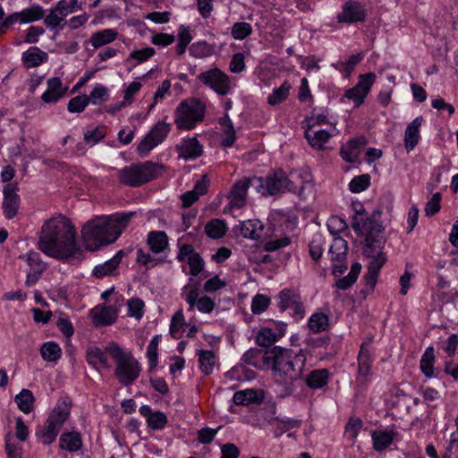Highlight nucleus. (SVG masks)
<instances>
[{
    "label": "nucleus",
    "instance_id": "1",
    "mask_svg": "<svg viewBox=\"0 0 458 458\" xmlns=\"http://www.w3.org/2000/svg\"><path fill=\"white\" fill-rule=\"evenodd\" d=\"M352 226L358 234L365 236L363 254L369 262L364 280L368 291L372 292L377 284L378 273L386 262V254L383 252L386 244L384 227L373 218L360 221L357 216H353Z\"/></svg>",
    "mask_w": 458,
    "mask_h": 458
},
{
    "label": "nucleus",
    "instance_id": "2",
    "mask_svg": "<svg viewBox=\"0 0 458 458\" xmlns=\"http://www.w3.org/2000/svg\"><path fill=\"white\" fill-rule=\"evenodd\" d=\"M75 229L63 216L50 218L41 228L38 249L45 254L67 259L78 250Z\"/></svg>",
    "mask_w": 458,
    "mask_h": 458
},
{
    "label": "nucleus",
    "instance_id": "3",
    "mask_svg": "<svg viewBox=\"0 0 458 458\" xmlns=\"http://www.w3.org/2000/svg\"><path fill=\"white\" fill-rule=\"evenodd\" d=\"M269 353L276 384L282 387L284 395L292 394L296 389V383L302 378L306 355L302 350L295 353L281 346L273 347Z\"/></svg>",
    "mask_w": 458,
    "mask_h": 458
},
{
    "label": "nucleus",
    "instance_id": "4",
    "mask_svg": "<svg viewBox=\"0 0 458 458\" xmlns=\"http://www.w3.org/2000/svg\"><path fill=\"white\" fill-rule=\"evenodd\" d=\"M134 212L98 216L88 221L81 228V236L89 250H96L103 245L115 242L128 225Z\"/></svg>",
    "mask_w": 458,
    "mask_h": 458
},
{
    "label": "nucleus",
    "instance_id": "5",
    "mask_svg": "<svg viewBox=\"0 0 458 458\" xmlns=\"http://www.w3.org/2000/svg\"><path fill=\"white\" fill-rule=\"evenodd\" d=\"M106 351L116 362L115 376L123 386H130L140 373V365L131 353L124 352L115 343L106 345Z\"/></svg>",
    "mask_w": 458,
    "mask_h": 458
},
{
    "label": "nucleus",
    "instance_id": "6",
    "mask_svg": "<svg viewBox=\"0 0 458 458\" xmlns=\"http://www.w3.org/2000/svg\"><path fill=\"white\" fill-rule=\"evenodd\" d=\"M163 169L159 164L146 161L119 170L118 176L121 183L139 187L155 179Z\"/></svg>",
    "mask_w": 458,
    "mask_h": 458
},
{
    "label": "nucleus",
    "instance_id": "7",
    "mask_svg": "<svg viewBox=\"0 0 458 458\" xmlns=\"http://www.w3.org/2000/svg\"><path fill=\"white\" fill-rule=\"evenodd\" d=\"M205 105L197 98L182 101L174 112V123L178 129L191 130L205 116Z\"/></svg>",
    "mask_w": 458,
    "mask_h": 458
},
{
    "label": "nucleus",
    "instance_id": "8",
    "mask_svg": "<svg viewBox=\"0 0 458 458\" xmlns=\"http://www.w3.org/2000/svg\"><path fill=\"white\" fill-rule=\"evenodd\" d=\"M70 413L68 405L58 404L50 413L45 424L36 431L37 437L44 445L53 443Z\"/></svg>",
    "mask_w": 458,
    "mask_h": 458
},
{
    "label": "nucleus",
    "instance_id": "9",
    "mask_svg": "<svg viewBox=\"0 0 458 458\" xmlns=\"http://www.w3.org/2000/svg\"><path fill=\"white\" fill-rule=\"evenodd\" d=\"M199 296V286L198 282L190 283L182 288V297L189 304V310H193L196 307L199 312L210 313L215 308V301L208 296Z\"/></svg>",
    "mask_w": 458,
    "mask_h": 458
},
{
    "label": "nucleus",
    "instance_id": "10",
    "mask_svg": "<svg viewBox=\"0 0 458 458\" xmlns=\"http://www.w3.org/2000/svg\"><path fill=\"white\" fill-rule=\"evenodd\" d=\"M197 79L220 96H225L230 91V79L227 74L218 68L203 72L198 75Z\"/></svg>",
    "mask_w": 458,
    "mask_h": 458
},
{
    "label": "nucleus",
    "instance_id": "11",
    "mask_svg": "<svg viewBox=\"0 0 458 458\" xmlns=\"http://www.w3.org/2000/svg\"><path fill=\"white\" fill-rule=\"evenodd\" d=\"M251 184H255L257 190L264 188V180L262 177H245L236 182L229 194L230 204L233 208H242L246 202L247 191Z\"/></svg>",
    "mask_w": 458,
    "mask_h": 458
},
{
    "label": "nucleus",
    "instance_id": "12",
    "mask_svg": "<svg viewBox=\"0 0 458 458\" xmlns=\"http://www.w3.org/2000/svg\"><path fill=\"white\" fill-rule=\"evenodd\" d=\"M171 130V125L160 121L147 133L138 146L140 156H146L151 149L163 142Z\"/></svg>",
    "mask_w": 458,
    "mask_h": 458
},
{
    "label": "nucleus",
    "instance_id": "13",
    "mask_svg": "<svg viewBox=\"0 0 458 458\" xmlns=\"http://www.w3.org/2000/svg\"><path fill=\"white\" fill-rule=\"evenodd\" d=\"M264 180L262 194L273 196L284 191H289V180L285 172L281 169H275L268 173Z\"/></svg>",
    "mask_w": 458,
    "mask_h": 458
},
{
    "label": "nucleus",
    "instance_id": "14",
    "mask_svg": "<svg viewBox=\"0 0 458 458\" xmlns=\"http://www.w3.org/2000/svg\"><path fill=\"white\" fill-rule=\"evenodd\" d=\"M375 80L376 75L372 72L360 75L358 83L353 88L347 89L344 97L353 101L355 106H360L364 102Z\"/></svg>",
    "mask_w": 458,
    "mask_h": 458
},
{
    "label": "nucleus",
    "instance_id": "15",
    "mask_svg": "<svg viewBox=\"0 0 458 458\" xmlns=\"http://www.w3.org/2000/svg\"><path fill=\"white\" fill-rule=\"evenodd\" d=\"M278 306L281 311L292 310L293 316L296 319H301L304 318L305 310L301 296L297 293L291 289H284L278 294Z\"/></svg>",
    "mask_w": 458,
    "mask_h": 458
},
{
    "label": "nucleus",
    "instance_id": "16",
    "mask_svg": "<svg viewBox=\"0 0 458 458\" xmlns=\"http://www.w3.org/2000/svg\"><path fill=\"white\" fill-rule=\"evenodd\" d=\"M16 183H8L4 187L3 212L6 219L13 218L20 209L21 199L17 193Z\"/></svg>",
    "mask_w": 458,
    "mask_h": 458
},
{
    "label": "nucleus",
    "instance_id": "17",
    "mask_svg": "<svg viewBox=\"0 0 458 458\" xmlns=\"http://www.w3.org/2000/svg\"><path fill=\"white\" fill-rule=\"evenodd\" d=\"M289 191L297 192L300 197H304L305 190L311 188V174L307 169L291 171L289 176Z\"/></svg>",
    "mask_w": 458,
    "mask_h": 458
},
{
    "label": "nucleus",
    "instance_id": "18",
    "mask_svg": "<svg viewBox=\"0 0 458 458\" xmlns=\"http://www.w3.org/2000/svg\"><path fill=\"white\" fill-rule=\"evenodd\" d=\"M176 150L184 160H193L203 154V147L195 137L183 139L176 145Z\"/></svg>",
    "mask_w": 458,
    "mask_h": 458
},
{
    "label": "nucleus",
    "instance_id": "19",
    "mask_svg": "<svg viewBox=\"0 0 458 458\" xmlns=\"http://www.w3.org/2000/svg\"><path fill=\"white\" fill-rule=\"evenodd\" d=\"M367 143V139L362 135L351 139L348 142H346V144L342 146L340 152L341 157L346 162H357L360 154V149Z\"/></svg>",
    "mask_w": 458,
    "mask_h": 458
},
{
    "label": "nucleus",
    "instance_id": "20",
    "mask_svg": "<svg viewBox=\"0 0 458 458\" xmlns=\"http://www.w3.org/2000/svg\"><path fill=\"white\" fill-rule=\"evenodd\" d=\"M70 13H72V8L68 5L66 0H61L51 9L49 14L45 18V24L50 29H55L58 26L63 27L64 25H61V22L64 21L65 17Z\"/></svg>",
    "mask_w": 458,
    "mask_h": 458
},
{
    "label": "nucleus",
    "instance_id": "21",
    "mask_svg": "<svg viewBox=\"0 0 458 458\" xmlns=\"http://www.w3.org/2000/svg\"><path fill=\"white\" fill-rule=\"evenodd\" d=\"M365 10L358 2L349 1L343 8V12L338 14V20L341 22H356L365 19Z\"/></svg>",
    "mask_w": 458,
    "mask_h": 458
},
{
    "label": "nucleus",
    "instance_id": "22",
    "mask_svg": "<svg viewBox=\"0 0 458 458\" xmlns=\"http://www.w3.org/2000/svg\"><path fill=\"white\" fill-rule=\"evenodd\" d=\"M118 310L114 306L96 307L91 310L93 323L97 326L112 325L117 318Z\"/></svg>",
    "mask_w": 458,
    "mask_h": 458
},
{
    "label": "nucleus",
    "instance_id": "23",
    "mask_svg": "<svg viewBox=\"0 0 458 458\" xmlns=\"http://www.w3.org/2000/svg\"><path fill=\"white\" fill-rule=\"evenodd\" d=\"M66 89V88H63L59 78H51L47 81V89L42 94L41 99L45 103H55L64 96Z\"/></svg>",
    "mask_w": 458,
    "mask_h": 458
},
{
    "label": "nucleus",
    "instance_id": "24",
    "mask_svg": "<svg viewBox=\"0 0 458 458\" xmlns=\"http://www.w3.org/2000/svg\"><path fill=\"white\" fill-rule=\"evenodd\" d=\"M140 413L146 418L148 426L152 429H162L167 423V418L162 411H152L148 405L140 408Z\"/></svg>",
    "mask_w": 458,
    "mask_h": 458
},
{
    "label": "nucleus",
    "instance_id": "25",
    "mask_svg": "<svg viewBox=\"0 0 458 458\" xmlns=\"http://www.w3.org/2000/svg\"><path fill=\"white\" fill-rule=\"evenodd\" d=\"M422 117H416L408 124L404 132V147L408 152L412 150L420 140V127L422 123Z\"/></svg>",
    "mask_w": 458,
    "mask_h": 458
},
{
    "label": "nucleus",
    "instance_id": "26",
    "mask_svg": "<svg viewBox=\"0 0 458 458\" xmlns=\"http://www.w3.org/2000/svg\"><path fill=\"white\" fill-rule=\"evenodd\" d=\"M47 54L37 47H30L22 54V63L26 68L38 67L47 60Z\"/></svg>",
    "mask_w": 458,
    "mask_h": 458
},
{
    "label": "nucleus",
    "instance_id": "27",
    "mask_svg": "<svg viewBox=\"0 0 458 458\" xmlns=\"http://www.w3.org/2000/svg\"><path fill=\"white\" fill-rule=\"evenodd\" d=\"M334 135L333 132L327 130H306L305 138L309 144L316 149H324L325 144Z\"/></svg>",
    "mask_w": 458,
    "mask_h": 458
},
{
    "label": "nucleus",
    "instance_id": "28",
    "mask_svg": "<svg viewBox=\"0 0 458 458\" xmlns=\"http://www.w3.org/2000/svg\"><path fill=\"white\" fill-rule=\"evenodd\" d=\"M107 353L109 352L106 351V347L102 350L98 346H90L86 351L87 361L95 369H98L99 365L107 369L110 367Z\"/></svg>",
    "mask_w": 458,
    "mask_h": 458
},
{
    "label": "nucleus",
    "instance_id": "29",
    "mask_svg": "<svg viewBox=\"0 0 458 458\" xmlns=\"http://www.w3.org/2000/svg\"><path fill=\"white\" fill-rule=\"evenodd\" d=\"M208 180L204 175L200 181H199L193 190L189 191L182 195V206L188 208L191 206L199 196L203 195L208 191Z\"/></svg>",
    "mask_w": 458,
    "mask_h": 458
},
{
    "label": "nucleus",
    "instance_id": "30",
    "mask_svg": "<svg viewBox=\"0 0 458 458\" xmlns=\"http://www.w3.org/2000/svg\"><path fill=\"white\" fill-rule=\"evenodd\" d=\"M147 243L153 253L158 254L168 247V237L163 231H151L148 234Z\"/></svg>",
    "mask_w": 458,
    "mask_h": 458
},
{
    "label": "nucleus",
    "instance_id": "31",
    "mask_svg": "<svg viewBox=\"0 0 458 458\" xmlns=\"http://www.w3.org/2000/svg\"><path fill=\"white\" fill-rule=\"evenodd\" d=\"M395 432L393 430H375L371 434L373 448L377 452H382L392 445Z\"/></svg>",
    "mask_w": 458,
    "mask_h": 458
},
{
    "label": "nucleus",
    "instance_id": "32",
    "mask_svg": "<svg viewBox=\"0 0 458 458\" xmlns=\"http://www.w3.org/2000/svg\"><path fill=\"white\" fill-rule=\"evenodd\" d=\"M264 225L258 219H250L241 224L240 232L245 238L258 240L261 238Z\"/></svg>",
    "mask_w": 458,
    "mask_h": 458
},
{
    "label": "nucleus",
    "instance_id": "33",
    "mask_svg": "<svg viewBox=\"0 0 458 458\" xmlns=\"http://www.w3.org/2000/svg\"><path fill=\"white\" fill-rule=\"evenodd\" d=\"M123 256V251L119 250L112 259L106 261L104 264L96 266L93 270V275L96 277L100 278L105 276L113 274V272L115 270V268L119 266Z\"/></svg>",
    "mask_w": 458,
    "mask_h": 458
},
{
    "label": "nucleus",
    "instance_id": "34",
    "mask_svg": "<svg viewBox=\"0 0 458 458\" xmlns=\"http://www.w3.org/2000/svg\"><path fill=\"white\" fill-rule=\"evenodd\" d=\"M59 446L69 452H76L82 446L81 435L77 432L64 433L59 438Z\"/></svg>",
    "mask_w": 458,
    "mask_h": 458
},
{
    "label": "nucleus",
    "instance_id": "35",
    "mask_svg": "<svg viewBox=\"0 0 458 458\" xmlns=\"http://www.w3.org/2000/svg\"><path fill=\"white\" fill-rule=\"evenodd\" d=\"M242 360L243 362L253 367H260L261 363H269L271 361L270 353L265 355L259 349H250L243 355Z\"/></svg>",
    "mask_w": 458,
    "mask_h": 458
},
{
    "label": "nucleus",
    "instance_id": "36",
    "mask_svg": "<svg viewBox=\"0 0 458 458\" xmlns=\"http://www.w3.org/2000/svg\"><path fill=\"white\" fill-rule=\"evenodd\" d=\"M347 250V242L342 237H335L329 249L332 261H344L346 258Z\"/></svg>",
    "mask_w": 458,
    "mask_h": 458
},
{
    "label": "nucleus",
    "instance_id": "37",
    "mask_svg": "<svg viewBox=\"0 0 458 458\" xmlns=\"http://www.w3.org/2000/svg\"><path fill=\"white\" fill-rule=\"evenodd\" d=\"M328 378V372L327 369H315L307 376L305 382L306 385L313 389H318L327 385Z\"/></svg>",
    "mask_w": 458,
    "mask_h": 458
},
{
    "label": "nucleus",
    "instance_id": "38",
    "mask_svg": "<svg viewBox=\"0 0 458 458\" xmlns=\"http://www.w3.org/2000/svg\"><path fill=\"white\" fill-rule=\"evenodd\" d=\"M198 354L200 370L205 375L211 374L216 364L215 353L212 351L200 350Z\"/></svg>",
    "mask_w": 458,
    "mask_h": 458
},
{
    "label": "nucleus",
    "instance_id": "39",
    "mask_svg": "<svg viewBox=\"0 0 458 458\" xmlns=\"http://www.w3.org/2000/svg\"><path fill=\"white\" fill-rule=\"evenodd\" d=\"M35 398L30 390L22 389L16 396L15 402L19 409L24 413H30L33 410Z\"/></svg>",
    "mask_w": 458,
    "mask_h": 458
},
{
    "label": "nucleus",
    "instance_id": "40",
    "mask_svg": "<svg viewBox=\"0 0 458 458\" xmlns=\"http://www.w3.org/2000/svg\"><path fill=\"white\" fill-rule=\"evenodd\" d=\"M361 270V265L358 262L352 264L349 274L335 282V287L342 290L350 288L357 280Z\"/></svg>",
    "mask_w": 458,
    "mask_h": 458
},
{
    "label": "nucleus",
    "instance_id": "41",
    "mask_svg": "<svg viewBox=\"0 0 458 458\" xmlns=\"http://www.w3.org/2000/svg\"><path fill=\"white\" fill-rule=\"evenodd\" d=\"M233 403L237 405H249L250 403L260 402L257 392L252 389L236 392L233 394Z\"/></svg>",
    "mask_w": 458,
    "mask_h": 458
},
{
    "label": "nucleus",
    "instance_id": "42",
    "mask_svg": "<svg viewBox=\"0 0 458 458\" xmlns=\"http://www.w3.org/2000/svg\"><path fill=\"white\" fill-rule=\"evenodd\" d=\"M116 36L117 32L114 30H104L93 34L90 41L93 47H99L114 41Z\"/></svg>",
    "mask_w": 458,
    "mask_h": 458
},
{
    "label": "nucleus",
    "instance_id": "43",
    "mask_svg": "<svg viewBox=\"0 0 458 458\" xmlns=\"http://www.w3.org/2000/svg\"><path fill=\"white\" fill-rule=\"evenodd\" d=\"M434 360H435L434 348L431 346L428 347L420 360V369L424 373V375L428 377H431L434 375V369H433Z\"/></svg>",
    "mask_w": 458,
    "mask_h": 458
},
{
    "label": "nucleus",
    "instance_id": "44",
    "mask_svg": "<svg viewBox=\"0 0 458 458\" xmlns=\"http://www.w3.org/2000/svg\"><path fill=\"white\" fill-rule=\"evenodd\" d=\"M42 358L47 361H55L61 357V348L54 342L44 344L40 349Z\"/></svg>",
    "mask_w": 458,
    "mask_h": 458
},
{
    "label": "nucleus",
    "instance_id": "45",
    "mask_svg": "<svg viewBox=\"0 0 458 458\" xmlns=\"http://www.w3.org/2000/svg\"><path fill=\"white\" fill-rule=\"evenodd\" d=\"M226 226L224 222L213 219L205 226L206 234L212 239H219L225 233Z\"/></svg>",
    "mask_w": 458,
    "mask_h": 458
},
{
    "label": "nucleus",
    "instance_id": "46",
    "mask_svg": "<svg viewBox=\"0 0 458 458\" xmlns=\"http://www.w3.org/2000/svg\"><path fill=\"white\" fill-rule=\"evenodd\" d=\"M328 326V317L324 313H315L309 319V327L313 333L325 331Z\"/></svg>",
    "mask_w": 458,
    "mask_h": 458
},
{
    "label": "nucleus",
    "instance_id": "47",
    "mask_svg": "<svg viewBox=\"0 0 458 458\" xmlns=\"http://www.w3.org/2000/svg\"><path fill=\"white\" fill-rule=\"evenodd\" d=\"M291 86L287 82H284L279 88L275 89L268 96L267 102L271 106H276L287 98L289 96Z\"/></svg>",
    "mask_w": 458,
    "mask_h": 458
},
{
    "label": "nucleus",
    "instance_id": "48",
    "mask_svg": "<svg viewBox=\"0 0 458 458\" xmlns=\"http://www.w3.org/2000/svg\"><path fill=\"white\" fill-rule=\"evenodd\" d=\"M277 341L276 332L270 327H263L256 336V342L259 345L267 347Z\"/></svg>",
    "mask_w": 458,
    "mask_h": 458
},
{
    "label": "nucleus",
    "instance_id": "49",
    "mask_svg": "<svg viewBox=\"0 0 458 458\" xmlns=\"http://www.w3.org/2000/svg\"><path fill=\"white\" fill-rule=\"evenodd\" d=\"M21 13V23H29L38 21L44 17L43 9L38 6H31L22 10Z\"/></svg>",
    "mask_w": 458,
    "mask_h": 458
},
{
    "label": "nucleus",
    "instance_id": "50",
    "mask_svg": "<svg viewBox=\"0 0 458 458\" xmlns=\"http://www.w3.org/2000/svg\"><path fill=\"white\" fill-rule=\"evenodd\" d=\"M87 98L89 99V103L96 106L100 105L107 100L108 90L105 86L98 84L92 89Z\"/></svg>",
    "mask_w": 458,
    "mask_h": 458
},
{
    "label": "nucleus",
    "instance_id": "51",
    "mask_svg": "<svg viewBox=\"0 0 458 458\" xmlns=\"http://www.w3.org/2000/svg\"><path fill=\"white\" fill-rule=\"evenodd\" d=\"M128 313L127 315L136 319H140L143 316L145 307L144 301L140 298H132L127 301Z\"/></svg>",
    "mask_w": 458,
    "mask_h": 458
},
{
    "label": "nucleus",
    "instance_id": "52",
    "mask_svg": "<svg viewBox=\"0 0 458 458\" xmlns=\"http://www.w3.org/2000/svg\"><path fill=\"white\" fill-rule=\"evenodd\" d=\"M231 33L234 39L242 40L252 33V27L245 21L236 22L233 25Z\"/></svg>",
    "mask_w": 458,
    "mask_h": 458
},
{
    "label": "nucleus",
    "instance_id": "53",
    "mask_svg": "<svg viewBox=\"0 0 458 458\" xmlns=\"http://www.w3.org/2000/svg\"><path fill=\"white\" fill-rule=\"evenodd\" d=\"M136 261L147 268H150L157 266V264L162 263L164 259L155 258L148 252H145L142 249H138Z\"/></svg>",
    "mask_w": 458,
    "mask_h": 458
},
{
    "label": "nucleus",
    "instance_id": "54",
    "mask_svg": "<svg viewBox=\"0 0 458 458\" xmlns=\"http://www.w3.org/2000/svg\"><path fill=\"white\" fill-rule=\"evenodd\" d=\"M370 184V176L361 174L354 177L349 183V189L352 192L359 193L365 191Z\"/></svg>",
    "mask_w": 458,
    "mask_h": 458
},
{
    "label": "nucleus",
    "instance_id": "55",
    "mask_svg": "<svg viewBox=\"0 0 458 458\" xmlns=\"http://www.w3.org/2000/svg\"><path fill=\"white\" fill-rule=\"evenodd\" d=\"M324 239L320 233H316L310 243V253L313 260H318L323 253Z\"/></svg>",
    "mask_w": 458,
    "mask_h": 458
},
{
    "label": "nucleus",
    "instance_id": "56",
    "mask_svg": "<svg viewBox=\"0 0 458 458\" xmlns=\"http://www.w3.org/2000/svg\"><path fill=\"white\" fill-rule=\"evenodd\" d=\"M155 53V49L149 47L140 50H135L130 54L129 57L127 58V62H130L131 60H136L137 62L133 64V66H136L137 64L143 63L152 57Z\"/></svg>",
    "mask_w": 458,
    "mask_h": 458
},
{
    "label": "nucleus",
    "instance_id": "57",
    "mask_svg": "<svg viewBox=\"0 0 458 458\" xmlns=\"http://www.w3.org/2000/svg\"><path fill=\"white\" fill-rule=\"evenodd\" d=\"M185 325L184 323V316L182 310H178L174 317L172 318L171 325H170V334L171 335L178 339L181 337V330L182 327Z\"/></svg>",
    "mask_w": 458,
    "mask_h": 458
},
{
    "label": "nucleus",
    "instance_id": "58",
    "mask_svg": "<svg viewBox=\"0 0 458 458\" xmlns=\"http://www.w3.org/2000/svg\"><path fill=\"white\" fill-rule=\"evenodd\" d=\"M362 426L363 422L360 418L352 417L345 426L346 436L354 442Z\"/></svg>",
    "mask_w": 458,
    "mask_h": 458
},
{
    "label": "nucleus",
    "instance_id": "59",
    "mask_svg": "<svg viewBox=\"0 0 458 458\" xmlns=\"http://www.w3.org/2000/svg\"><path fill=\"white\" fill-rule=\"evenodd\" d=\"M89 104L87 95L77 96L69 101L67 109L71 113H81Z\"/></svg>",
    "mask_w": 458,
    "mask_h": 458
},
{
    "label": "nucleus",
    "instance_id": "60",
    "mask_svg": "<svg viewBox=\"0 0 458 458\" xmlns=\"http://www.w3.org/2000/svg\"><path fill=\"white\" fill-rule=\"evenodd\" d=\"M327 227L332 234L342 233L348 228L347 224L344 219L337 216H333L329 218Z\"/></svg>",
    "mask_w": 458,
    "mask_h": 458
},
{
    "label": "nucleus",
    "instance_id": "61",
    "mask_svg": "<svg viewBox=\"0 0 458 458\" xmlns=\"http://www.w3.org/2000/svg\"><path fill=\"white\" fill-rule=\"evenodd\" d=\"M269 304V299L263 294H257L251 303V310L254 314H260L265 311Z\"/></svg>",
    "mask_w": 458,
    "mask_h": 458
},
{
    "label": "nucleus",
    "instance_id": "62",
    "mask_svg": "<svg viewBox=\"0 0 458 458\" xmlns=\"http://www.w3.org/2000/svg\"><path fill=\"white\" fill-rule=\"evenodd\" d=\"M188 264L190 266V274L191 276H198L204 267V260L199 253L190 256L188 258Z\"/></svg>",
    "mask_w": 458,
    "mask_h": 458
},
{
    "label": "nucleus",
    "instance_id": "63",
    "mask_svg": "<svg viewBox=\"0 0 458 458\" xmlns=\"http://www.w3.org/2000/svg\"><path fill=\"white\" fill-rule=\"evenodd\" d=\"M106 135L105 129L103 127H98L91 131H88L84 133V140L87 143L94 145L99 142Z\"/></svg>",
    "mask_w": 458,
    "mask_h": 458
},
{
    "label": "nucleus",
    "instance_id": "64",
    "mask_svg": "<svg viewBox=\"0 0 458 458\" xmlns=\"http://www.w3.org/2000/svg\"><path fill=\"white\" fill-rule=\"evenodd\" d=\"M440 200L441 194L437 192L433 195V197L427 202L425 207V215L428 216H431L437 214L440 210Z\"/></svg>",
    "mask_w": 458,
    "mask_h": 458
}]
</instances>
